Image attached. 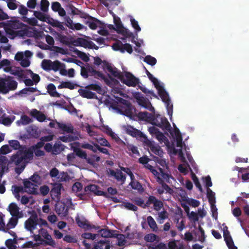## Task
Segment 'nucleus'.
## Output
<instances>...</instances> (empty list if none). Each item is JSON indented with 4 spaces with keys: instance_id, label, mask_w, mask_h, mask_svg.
Returning <instances> with one entry per match:
<instances>
[{
    "instance_id": "nucleus-1",
    "label": "nucleus",
    "mask_w": 249,
    "mask_h": 249,
    "mask_svg": "<svg viewBox=\"0 0 249 249\" xmlns=\"http://www.w3.org/2000/svg\"><path fill=\"white\" fill-rule=\"evenodd\" d=\"M115 101L113 100L111 103V107L121 114L131 118L134 108L130 102L120 97H115Z\"/></svg>"
},
{
    "instance_id": "nucleus-2",
    "label": "nucleus",
    "mask_w": 249,
    "mask_h": 249,
    "mask_svg": "<svg viewBox=\"0 0 249 249\" xmlns=\"http://www.w3.org/2000/svg\"><path fill=\"white\" fill-rule=\"evenodd\" d=\"M32 159V152L27 150L26 147H23L11 157L10 161L12 163L15 164L16 166H18L20 164H26L28 160Z\"/></svg>"
},
{
    "instance_id": "nucleus-3",
    "label": "nucleus",
    "mask_w": 249,
    "mask_h": 249,
    "mask_svg": "<svg viewBox=\"0 0 249 249\" xmlns=\"http://www.w3.org/2000/svg\"><path fill=\"white\" fill-rule=\"evenodd\" d=\"M18 83L11 76H6L4 78L0 77V93L2 94H8L10 91L17 89Z\"/></svg>"
},
{
    "instance_id": "nucleus-4",
    "label": "nucleus",
    "mask_w": 249,
    "mask_h": 249,
    "mask_svg": "<svg viewBox=\"0 0 249 249\" xmlns=\"http://www.w3.org/2000/svg\"><path fill=\"white\" fill-rule=\"evenodd\" d=\"M152 119L153 121H151L150 124L155 125L163 130L169 131H171V126L168 121L165 117H163L159 114H155V112H152Z\"/></svg>"
},
{
    "instance_id": "nucleus-5",
    "label": "nucleus",
    "mask_w": 249,
    "mask_h": 249,
    "mask_svg": "<svg viewBox=\"0 0 249 249\" xmlns=\"http://www.w3.org/2000/svg\"><path fill=\"white\" fill-rule=\"evenodd\" d=\"M158 94L162 101L165 104L168 115L172 116L173 114V106L171 104L168 93L165 91L164 89H162L159 90Z\"/></svg>"
},
{
    "instance_id": "nucleus-6",
    "label": "nucleus",
    "mask_w": 249,
    "mask_h": 249,
    "mask_svg": "<svg viewBox=\"0 0 249 249\" xmlns=\"http://www.w3.org/2000/svg\"><path fill=\"white\" fill-rule=\"evenodd\" d=\"M120 81L128 87H135L139 82V79L136 78L132 73L129 72H125L123 74Z\"/></svg>"
},
{
    "instance_id": "nucleus-7",
    "label": "nucleus",
    "mask_w": 249,
    "mask_h": 249,
    "mask_svg": "<svg viewBox=\"0 0 249 249\" xmlns=\"http://www.w3.org/2000/svg\"><path fill=\"white\" fill-rule=\"evenodd\" d=\"M38 216L36 213L33 214L31 216L25 221L24 223L25 228L31 233H33V231L36 228L38 224Z\"/></svg>"
},
{
    "instance_id": "nucleus-8",
    "label": "nucleus",
    "mask_w": 249,
    "mask_h": 249,
    "mask_svg": "<svg viewBox=\"0 0 249 249\" xmlns=\"http://www.w3.org/2000/svg\"><path fill=\"white\" fill-rule=\"evenodd\" d=\"M63 188L61 183H54L53 184V188L50 191V195L52 199L59 201L61 198V191Z\"/></svg>"
},
{
    "instance_id": "nucleus-9",
    "label": "nucleus",
    "mask_w": 249,
    "mask_h": 249,
    "mask_svg": "<svg viewBox=\"0 0 249 249\" xmlns=\"http://www.w3.org/2000/svg\"><path fill=\"white\" fill-rule=\"evenodd\" d=\"M126 132L127 134L133 137L139 139L144 142L147 138V137L143 134L140 130L133 127L131 125H128L126 128Z\"/></svg>"
},
{
    "instance_id": "nucleus-10",
    "label": "nucleus",
    "mask_w": 249,
    "mask_h": 249,
    "mask_svg": "<svg viewBox=\"0 0 249 249\" xmlns=\"http://www.w3.org/2000/svg\"><path fill=\"white\" fill-rule=\"evenodd\" d=\"M147 146L150 148L151 151L155 155H157L160 157L163 155V151L161 147L157 144H156L154 142L150 141L147 138L144 142Z\"/></svg>"
},
{
    "instance_id": "nucleus-11",
    "label": "nucleus",
    "mask_w": 249,
    "mask_h": 249,
    "mask_svg": "<svg viewBox=\"0 0 249 249\" xmlns=\"http://www.w3.org/2000/svg\"><path fill=\"white\" fill-rule=\"evenodd\" d=\"M99 187L95 184H90L86 186L84 188L85 192L87 193L92 192L94 193L96 195L102 196L105 197L107 196V192H105L101 190H99Z\"/></svg>"
},
{
    "instance_id": "nucleus-12",
    "label": "nucleus",
    "mask_w": 249,
    "mask_h": 249,
    "mask_svg": "<svg viewBox=\"0 0 249 249\" xmlns=\"http://www.w3.org/2000/svg\"><path fill=\"white\" fill-rule=\"evenodd\" d=\"M137 102L139 105L149 110L151 112H154V107L148 99L143 96H139L136 98Z\"/></svg>"
},
{
    "instance_id": "nucleus-13",
    "label": "nucleus",
    "mask_w": 249,
    "mask_h": 249,
    "mask_svg": "<svg viewBox=\"0 0 249 249\" xmlns=\"http://www.w3.org/2000/svg\"><path fill=\"white\" fill-rule=\"evenodd\" d=\"M20 208L15 203H11L8 207V211L13 217H22V211H19Z\"/></svg>"
},
{
    "instance_id": "nucleus-14",
    "label": "nucleus",
    "mask_w": 249,
    "mask_h": 249,
    "mask_svg": "<svg viewBox=\"0 0 249 249\" xmlns=\"http://www.w3.org/2000/svg\"><path fill=\"white\" fill-rule=\"evenodd\" d=\"M55 210L56 213L61 216H66L68 214V207L64 203L57 201L55 206Z\"/></svg>"
},
{
    "instance_id": "nucleus-15",
    "label": "nucleus",
    "mask_w": 249,
    "mask_h": 249,
    "mask_svg": "<svg viewBox=\"0 0 249 249\" xmlns=\"http://www.w3.org/2000/svg\"><path fill=\"white\" fill-rule=\"evenodd\" d=\"M24 186L26 192L31 194H36L37 193V185L28 180L23 181Z\"/></svg>"
},
{
    "instance_id": "nucleus-16",
    "label": "nucleus",
    "mask_w": 249,
    "mask_h": 249,
    "mask_svg": "<svg viewBox=\"0 0 249 249\" xmlns=\"http://www.w3.org/2000/svg\"><path fill=\"white\" fill-rule=\"evenodd\" d=\"M75 220L78 226L80 228L85 229V230L96 229V227L94 225H91L86 219H81L79 217L77 216L76 217Z\"/></svg>"
},
{
    "instance_id": "nucleus-17",
    "label": "nucleus",
    "mask_w": 249,
    "mask_h": 249,
    "mask_svg": "<svg viewBox=\"0 0 249 249\" xmlns=\"http://www.w3.org/2000/svg\"><path fill=\"white\" fill-rule=\"evenodd\" d=\"M146 204L148 205L153 204L154 209L156 211L160 210L163 206L161 201L157 199L155 196H149L148 200L146 201Z\"/></svg>"
},
{
    "instance_id": "nucleus-18",
    "label": "nucleus",
    "mask_w": 249,
    "mask_h": 249,
    "mask_svg": "<svg viewBox=\"0 0 249 249\" xmlns=\"http://www.w3.org/2000/svg\"><path fill=\"white\" fill-rule=\"evenodd\" d=\"M80 96L87 99H97V96L95 93L87 89H79L78 90Z\"/></svg>"
},
{
    "instance_id": "nucleus-19",
    "label": "nucleus",
    "mask_w": 249,
    "mask_h": 249,
    "mask_svg": "<svg viewBox=\"0 0 249 249\" xmlns=\"http://www.w3.org/2000/svg\"><path fill=\"white\" fill-rule=\"evenodd\" d=\"M145 69L146 73L149 79V80L153 83L155 87L157 89L158 92L160 89H164V87L160 85L158 80L154 77L153 75L144 67Z\"/></svg>"
},
{
    "instance_id": "nucleus-20",
    "label": "nucleus",
    "mask_w": 249,
    "mask_h": 249,
    "mask_svg": "<svg viewBox=\"0 0 249 249\" xmlns=\"http://www.w3.org/2000/svg\"><path fill=\"white\" fill-rule=\"evenodd\" d=\"M152 114V112L149 113L146 111L140 112L138 113L137 117L140 120L146 121L150 123L151 121H153Z\"/></svg>"
},
{
    "instance_id": "nucleus-21",
    "label": "nucleus",
    "mask_w": 249,
    "mask_h": 249,
    "mask_svg": "<svg viewBox=\"0 0 249 249\" xmlns=\"http://www.w3.org/2000/svg\"><path fill=\"white\" fill-rule=\"evenodd\" d=\"M27 132L31 138L37 139L40 136V132L38 130L37 127L35 126L31 125L28 127Z\"/></svg>"
},
{
    "instance_id": "nucleus-22",
    "label": "nucleus",
    "mask_w": 249,
    "mask_h": 249,
    "mask_svg": "<svg viewBox=\"0 0 249 249\" xmlns=\"http://www.w3.org/2000/svg\"><path fill=\"white\" fill-rule=\"evenodd\" d=\"M79 43L81 46L84 47H88L89 49H94L98 50L99 47L96 46L94 42L85 39L81 38L79 41Z\"/></svg>"
},
{
    "instance_id": "nucleus-23",
    "label": "nucleus",
    "mask_w": 249,
    "mask_h": 249,
    "mask_svg": "<svg viewBox=\"0 0 249 249\" xmlns=\"http://www.w3.org/2000/svg\"><path fill=\"white\" fill-rule=\"evenodd\" d=\"M110 242L108 240H100L93 246L94 249H110Z\"/></svg>"
},
{
    "instance_id": "nucleus-24",
    "label": "nucleus",
    "mask_w": 249,
    "mask_h": 249,
    "mask_svg": "<svg viewBox=\"0 0 249 249\" xmlns=\"http://www.w3.org/2000/svg\"><path fill=\"white\" fill-rule=\"evenodd\" d=\"M56 124L59 128L63 130L64 132H66L68 133H73V127L71 124L67 125L64 123H61L56 122Z\"/></svg>"
},
{
    "instance_id": "nucleus-25",
    "label": "nucleus",
    "mask_w": 249,
    "mask_h": 249,
    "mask_svg": "<svg viewBox=\"0 0 249 249\" xmlns=\"http://www.w3.org/2000/svg\"><path fill=\"white\" fill-rule=\"evenodd\" d=\"M107 68L108 71L114 77L117 78L120 80L123 74L119 71L117 68H113L108 64H107Z\"/></svg>"
},
{
    "instance_id": "nucleus-26",
    "label": "nucleus",
    "mask_w": 249,
    "mask_h": 249,
    "mask_svg": "<svg viewBox=\"0 0 249 249\" xmlns=\"http://www.w3.org/2000/svg\"><path fill=\"white\" fill-rule=\"evenodd\" d=\"M46 89H47V92L51 96L57 97H60V94L56 91V87L53 84L50 83L48 84Z\"/></svg>"
},
{
    "instance_id": "nucleus-27",
    "label": "nucleus",
    "mask_w": 249,
    "mask_h": 249,
    "mask_svg": "<svg viewBox=\"0 0 249 249\" xmlns=\"http://www.w3.org/2000/svg\"><path fill=\"white\" fill-rule=\"evenodd\" d=\"M85 88L89 90L96 91L98 93L100 94H103L104 93V90L99 85L97 84L88 85L85 87Z\"/></svg>"
},
{
    "instance_id": "nucleus-28",
    "label": "nucleus",
    "mask_w": 249,
    "mask_h": 249,
    "mask_svg": "<svg viewBox=\"0 0 249 249\" xmlns=\"http://www.w3.org/2000/svg\"><path fill=\"white\" fill-rule=\"evenodd\" d=\"M103 132L107 133V135L110 136L113 139L117 140L119 139V138L113 132L111 129L107 125H102L101 129Z\"/></svg>"
},
{
    "instance_id": "nucleus-29",
    "label": "nucleus",
    "mask_w": 249,
    "mask_h": 249,
    "mask_svg": "<svg viewBox=\"0 0 249 249\" xmlns=\"http://www.w3.org/2000/svg\"><path fill=\"white\" fill-rule=\"evenodd\" d=\"M147 222L153 231L157 232L158 231V227L157 224L154 219L151 216H147Z\"/></svg>"
},
{
    "instance_id": "nucleus-30",
    "label": "nucleus",
    "mask_w": 249,
    "mask_h": 249,
    "mask_svg": "<svg viewBox=\"0 0 249 249\" xmlns=\"http://www.w3.org/2000/svg\"><path fill=\"white\" fill-rule=\"evenodd\" d=\"M71 2V1L68 4H66V10L69 14H71L72 15H78L80 10L72 5Z\"/></svg>"
},
{
    "instance_id": "nucleus-31",
    "label": "nucleus",
    "mask_w": 249,
    "mask_h": 249,
    "mask_svg": "<svg viewBox=\"0 0 249 249\" xmlns=\"http://www.w3.org/2000/svg\"><path fill=\"white\" fill-rule=\"evenodd\" d=\"M32 115L38 121L40 122H44L46 118V117L44 114L39 111L37 110L36 109L34 110L32 112Z\"/></svg>"
},
{
    "instance_id": "nucleus-32",
    "label": "nucleus",
    "mask_w": 249,
    "mask_h": 249,
    "mask_svg": "<svg viewBox=\"0 0 249 249\" xmlns=\"http://www.w3.org/2000/svg\"><path fill=\"white\" fill-rule=\"evenodd\" d=\"M15 116L12 115L10 117H4L2 116L0 118V123L6 126L10 125L15 119Z\"/></svg>"
},
{
    "instance_id": "nucleus-33",
    "label": "nucleus",
    "mask_w": 249,
    "mask_h": 249,
    "mask_svg": "<svg viewBox=\"0 0 249 249\" xmlns=\"http://www.w3.org/2000/svg\"><path fill=\"white\" fill-rule=\"evenodd\" d=\"M20 217H11L7 225L6 226V230L9 231L10 229L14 228L17 225L18 222V219L20 218Z\"/></svg>"
},
{
    "instance_id": "nucleus-34",
    "label": "nucleus",
    "mask_w": 249,
    "mask_h": 249,
    "mask_svg": "<svg viewBox=\"0 0 249 249\" xmlns=\"http://www.w3.org/2000/svg\"><path fill=\"white\" fill-rule=\"evenodd\" d=\"M51 71L53 70L54 71H58L61 68V67H64L65 66V65L64 63H61L58 60H55L54 61H52L51 63Z\"/></svg>"
},
{
    "instance_id": "nucleus-35",
    "label": "nucleus",
    "mask_w": 249,
    "mask_h": 249,
    "mask_svg": "<svg viewBox=\"0 0 249 249\" xmlns=\"http://www.w3.org/2000/svg\"><path fill=\"white\" fill-rule=\"evenodd\" d=\"M100 157L96 155H93L89 157L87 156V159H85L86 161L89 164L94 166L96 162H99L100 160Z\"/></svg>"
},
{
    "instance_id": "nucleus-36",
    "label": "nucleus",
    "mask_w": 249,
    "mask_h": 249,
    "mask_svg": "<svg viewBox=\"0 0 249 249\" xmlns=\"http://www.w3.org/2000/svg\"><path fill=\"white\" fill-rule=\"evenodd\" d=\"M117 32L119 34H122L125 37H132L133 39L134 38L133 34L127 29L124 28V27L121 28L120 30H118Z\"/></svg>"
},
{
    "instance_id": "nucleus-37",
    "label": "nucleus",
    "mask_w": 249,
    "mask_h": 249,
    "mask_svg": "<svg viewBox=\"0 0 249 249\" xmlns=\"http://www.w3.org/2000/svg\"><path fill=\"white\" fill-rule=\"evenodd\" d=\"M207 196L210 205L212 204H215L216 201L215 193L213 192L212 190H211L210 188H208L207 189Z\"/></svg>"
},
{
    "instance_id": "nucleus-38",
    "label": "nucleus",
    "mask_w": 249,
    "mask_h": 249,
    "mask_svg": "<svg viewBox=\"0 0 249 249\" xmlns=\"http://www.w3.org/2000/svg\"><path fill=\"white\" fill-rule=\"evenodd\" d=\"M31 122V119L27 115H23L21 116L20 120H18L17 122V124L19 125L20 124L25 125L30 124Z\"/></svg>"
},
{
    "instance_id": "nucleus-39",
    "label": "nucleus",
    "mask_w": 249,
    "mask_h": 249,
    "mask_svg": "<svg viewBox=\"0 0 249 249\" xmlns=\"http://www.w3.org/2000/svg\"><path fill=\"white\" fill-rule=\"evenodd\" d=\"M70 178L67 172H62L59 173L57 177V181L63 182L69 181Z\"/></svg>"
},
{
    "instance_id": "nucleus-40",
    "label": "nucleus",
    "mask_w": 249,
    "mask_h": 249,
    "mask_svg": "<svg viewBox=\"0 0 249 249\" xmlns=\"http://www.w3.org/2000/svg\"><path fill=\"white\" fill-rule=\"evenodd\" d=\"M50 24L53 27H56L60 31H63L65 30L63 23L58 20L52 19V21L50 22Z\"/></svg>"
},
{
    "instance_id": "nucleus-41",
    "label": "nucleus",
    "mask_w": 249,
    "mask_h": 249,
    "mask_svg": "<svg viewBox=\"0 0 249 249\" xmlns=\"http://www.w3.org/2000/svg\"><path fill=\"white\" fill-rule=\"evenodd\" d=\"M123 44L120 41H118L114 43L112 45V48L115 51H120L122 53H124V50L123 49Z\"/></svg>"
},
{
    "instance_id": "nucleus-42",
    "label": "nucleus",
    "mask_w": 249,
    "mask_h": 249,
    "mask_svg": "<svg viewBox=\"0 0 249 249\" xmlns=\"http://www.w3.org/2000/svg\"><path fill=\"white\" fill-rule=\"evenodd\" d=\"M52 61L49 59H44L41 63L42 68L46 71H50Z\"/></svg>"
},
{
    "instance_id": "nucleus-43",
    "label": "nucleus",
    "mask_w": 249,
    "mask_h": 249,
    "mask_svg": "<svg viewBox=\"0 0 249 249\" xmlns=\"http://www.w3.org/2000/svg\"><path fill=\"white\" fill-rule=\"evenodd\" d=\"M159 180L160 181L159 183L161 185V187L163 188L164 191L165 190L166 192L169 194H172L173 193V190L166 184L162 179L159 178Z\"/></svg>"
},
{
    "instance_id": "nucleus-44",
    "label": "nucleus",
    "mask_w": 249,
    "mask_h": 249,
    "mask_svg": "<svg viewBox=\"0 0 249 249\" xmlns=\"http://www.w3.org/2000/svg\"><path fill=\"white\" fill-rule=\"evenodd\" d=\"M34 15L36 17V18L39 19L40 21L46 22L47 19L48 18L45 16L43 13L40 11H35L34 12Z\"/></svg>"
},
{
    "instance_id": "nucleus-45",
    "label": "nucleus",
    "mask_w": 249,
    "mask_h": 249,
    "mask_svg": "<svg viewBox=\"0 0 249 249\" xmlns=\"http://www.w3.org/2000/svg\"><path fill=\"white\" fill-rule=\"evenodd\" d=\"M74 152L75 155L78 157L83 159H87V154L86 152L79 148H75L74 149Z\"/></svg>"
},
{
    "instance_id": "nucleus-46",
    "label": "nucleus",
    "mask_w": 249,
    "mask_h": 249,
    "mask_svg": "<svg viewBox=\"0 0 249 249\" xmlns=\"http://www.w3.org/2000/svg\"><path fill=\"white\" fill-rule=\"evenodd\" d=\"M117 181H121L124 183L126 179L125 175H124L121 171L117 169L116 170V175L114 177Z\"/></svg>"
},
{
    "instance_id": "nucleus-47",
    "label": "nucleus",
    "mask_w": 249,
    "mask_h": 249,
    "mask_svg": "<svg viewBox=\"0 0 249 249\" xmlns=\"http://www.w3.org/2000/svg\"><path fill=\"white\" fill-rule=\"evenodd\" d=\"M9 144L10 146L13 148L15 150H19L23 147H25V146H22L20 144L19 142L17 140H10L9 141Z\"/></svg>"
},
{
    "instance_id": "nucleus-48",
    "label": "nucleus",
    "mask_w": 249,
    "mask_h": 249,
    "mask_svg": "<svg viewBox=\"0 0 249 249\" xmlns=\"http://www.w3.org/2000/svg\"><path fill=\"white\" fill-rule=\"evenodd\" d=\"M10 74L15 76H18L19 78L24 77L23 71L19 67L16 68L15 69H12Z\"/></svg>"
},
{
    "instance_id": "nucleus-49",
    "label": "nucleus",
    "mask_w": 249,
    "mask_h": 249,
    "mask_svg": "<svg viewBox=\"0 0 249 249\" xmlns=\"http://www.w3.org/2000/svg\"><path fill=\"white\" fill-rule=\"evenodd\" d=\"M191 175L192 179L193 180L196 186L198 189L199 191L202 192L203 191V189L199 182L198 178L193 172L191 173Z\"/></svg>"
},
{
    "instance_id": "nucleus-50",
    "label": "nucleus",
    "mask_w": 249,
    "mask_h": 249,
    "mask_svg": "<svg viewBox=\"0 0 249 249\" xmlns=\"http://www.w3.org/2000/svg\"><path fill=\"white\" fill-rule=\"evenodd\" d=\"M143 61L151 66H154L157 63V59L150 55H146L144 58Z\"/></svg>"
},
{
    "instance_id": "nucleus-51",
    "label": "nucleus",
    "mask_w": 249,
    "mask_h": 249,
    "mask_svg": "<svg viewBox=\"0 0 249 249\" xmlns=\"http://www.w3.org/2000/svg\"><path fill=\"white\" fill-rule=\"evenodd\" d=\"M133 202L135 204L142 208H145L148 205L146 203H144V200L141 197H135L133 199Z\"/></svg>"
},
{
    "instance_id": "nucleus-52",
    "label": "nucleus",
    "mask_w": 249,
    "mask_h": 249,
    "mask_svg": "<svg viewBox=\"0 0 249 249\" xmlns=\"http://www.w3.org/2000/svg\"><path fill=\"white\" fill-rule=\"evenodd\" d=\"M129 185L131 186L132 188L135 190L140 191L142 189V185L137 180H131L129 183Z\"/></svg>"
},
{
    "instance_id": "nucleus-53",
    "label": "nucleus",
    "mask_w": 249,
    "mask_h": 249,
    "mask_svg": "<svg viewBox=\"0 0 249 249\" xmlns=\"http://www.w3.org/2000/svg\"><path fill=\"white\" fill-rule=\"evenodd\" d=\"M113 20L114 23L116 26L115 30L116 32L118 31V30H120L123 27L122 22L121 21L120 18L118 17H116L115 15H113Z\"/></svg>"
},
{
    "instance_id": "nucleus-54",
    "label": "nucleus",
    "mask_w": 249,
    "mask_h": 249,
    "mask_svg": "<svg viewBox=\"0 0 249 249\" xmlns=\"http://www.w3.org/2000/svg\"><path fill=\"white\" fill-rule=\"evenodd\" d=\"M159 169L160 171L161 178H162L163 180H165L166 182H169V179L170 178H173L168 173H165L163 169L162 168L160 167Z\"/></svg>"
},
{
    "instance_id": "nucleus-55",
    "label": "nucleus",
    "mask_w": 249,
    "mask_h": 249,
    "mask_svg": "<svg viewBox=\"0 0 249 249\" xmlns=\"http://www.w3.org/2000/svg\"><path fill=\"white\" fill-rule=\"evenodd\" d=\"M61 145L60 142H56L53 146V153L54 154L60 153L63 150V149L61 148Z\"/></svg>"
},
{
    "instance_id": "nucleus-56",
    "label": "nucleus",
    "mask_w": 249,
    "mask_h": 249,
    "mask_svg": "<svg viewBox=\"0 0 249 249\" xmlns=\"http://www.w3.org/2000/svg\"><path fill=\"white\" fill-rule=\"evenodd\" d=\"M59 139L64 142H69L74 141L75 138L71 135L62 136L59 137Z\"/></svg>"
},
{
    "instance_id": "nucleus-57",
    "label": "nucleus",
    "mask_w": 249,
    "mask_h": 249,
    "mask_svg": "<svg viewBox=\"0 0 249 249\" xmlns=\"http://www.w3.org/2000/svg\"><path fill=\"white\" fill-rule=\"evenodd\" d=\"M102 237L108 238L112 236L110 230L106 229H102L99 231Z\"/></svg>"
},
{
    "instance_id": "nucleus-58",
    "label": "nucleus",
    "mask_w": 249,
    "mask_h": 249,
    "mask_svg": "<svg viewBox=\"0 0 249 249\" xmlns=\"http://www.w3.org/2000/svg\"><path fill=\"white\" fill-rule=\"evenodd\" d=\"M117 238L118 241L117 244L120 247L124 246L126 243L125 237L124 234H118Z\"/></svg>"
},
{
    "instance_id": "nucleus-59",
    "label": "nucleus",
    "mask_w": 249,
    "mask_h": 249,
    "mask_svg": "<svg viewBox=\"0 0 249 249\" xmlns=\"http://www.w3.org/2000/svg\"><path fill=\"white\" fill-rule=\"evenodd\" d=\"M49 2L48 0H41L40 2V9L44 12H46L48 10Z\"/></svg>"
},
{
    "instance_id": "nucleus-60",
    "label": "nucleus",
    "mask_w": 249,
    "mask_h": 249,
    "mask_svg": "<svg viewBox=\"0 0 249 249\" xmlns=\"http://www.w3.org/2000/svg\"><path fill=\"white\" fill-rule=\"evenodd\" d=\"M63 240L67 243H75L77 242V239L74 236L67 234L63 237Z\"/></svg>"
},
{
    "instance_id": "nucleus-61",
    "label": "nucleus",
    "mask_w": 249,
    "mask_h": 249,
    "mask_svg": "<svg viewBox=\"0 0 249 249\" xmlns=\"http://www.w3.org/2000/svg\"><path fill=\"white\" fill-rule=\"evenodd\" d=\"M78 16H79L81 18H85V19L88 18V19H91V20H94L96 21H98V22L99 21V20L97 19V18L89 16V14H88L81 10L79 12Z\"/></svg>"
},
{
    "instance_id": "nucleus-62",
    "label": "nucleus",
    "mask_w": 249,
    "mask_h": 249,
    "mask_svg": "<svg viewBox=\"0 0 249 249\" xmlns=\"http://www.w3.org/2000/svg\"><path fill=\"white\" fill-rule=\"evenodd\" d=\"M130 22L133 28H134L135 30H136V33L141 31V28L139 26L138 21L136 20L132 17L130 18Z\"/></svg>"
},
{
    "instance_id": "nucleus-63",
    "label": "nucleus",
    "mask_w": 249,
    "mask_h": 249,
    "mask_svg": "<svg viewBox=\"0 0 249 249\" xmlns=\"http://www.w3.org/2000/svg\"><path fill=\"white\" fill-rule=\"evenodd\" d=\"M44 239H45L46 240H43V242H44L46 245L52 247H53L54 245H55V242L52 239V236L50 234L45 237Z\"/></svg>"
},
{
    "instance_id": "nucleus-64",
    "label": "nucleus",
    "mask_w": 249,
    "mask_h": 249,
    "mask_svg": "<svg viewBox=\"0 0 249 249\" xmlns=\"http://www.w3.org/2000/svg\"><path fill=\"white\" fill-rule=\"evenodd\" d=\"M157 236L153 233H149L145 235L144 240L148 242H153L156 240Z\"/></svg>"
}]
</instances>
